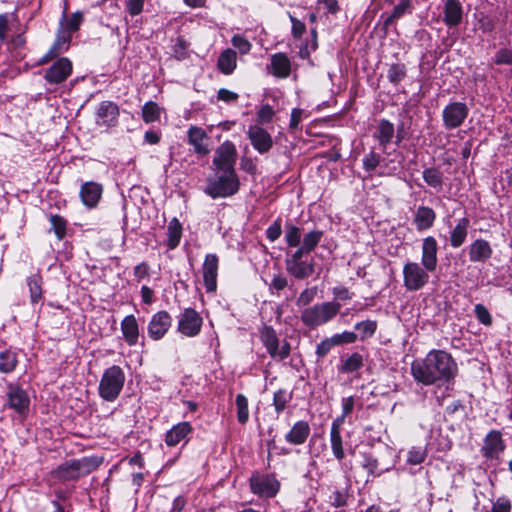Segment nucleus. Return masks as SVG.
<instances>
[{"instance_id": "nucleus-18", "label": "nucleus", "mask_w": 512, "mask_h": 512, "mask_svg": "<svg viewBox=\"0 0 512 512\" xmlns=\"http://www.w3.org/2000/svg\"><path fill=\"white\" fill-rule=\"evenodd\" d=\"M248 137L254 149L261 154L267 153L273 146L271 135L260 126H250L248 129Z\"/></svg>"}, {"instance_id": "nucleus-4", "label": "nucleus", "mask_w": 512, "mask_h": 512, "mask_svg": "<svg viewBox=\"0 0 512 512\" xmlns=\"http://www.w3.org/2000/svg\"><path fill=\"white\" fill-rule=\"evenodd\" d=\"M240 183L236 171L215 172V177L208 180L205 193L211 198H226L236 194Z\"/></svg>"}, {"instance_id": "nucleus-8", "label": "nucleus", "mask_w": 512, "mask_h": 512, "mask_svg": "<svg viewBox=\"0 0 512 512\" xmlns=\"http://www.w3.org/2000/svg\"><path fill=\"white\" fill-rule=\"evenodd\" d=\"M249 482L252 493L259 497L273 498L280 489V482L271 474H254Z\"/></svg>"}, {"instance_id": "nucleus-25", "label": "nucleus", "mask_w": 512, "mask_h": 512, "mask_svg": "<svg viewBox=\"0 0 512 512\" xmlns=\"http://www.w3.org/2000/svg\"><path fill=\"white\" fill-rule=\"evenodd\" d=\"M493 253L490 243L484 239H476L469 247L471 262H486Z\"/></svg>"}, {"instance_id": "nucleus-14", "label": "nucleus", "mask_w": 512, "mask_h": 512, "mask_svg": "<svg viewBox=\"0 0 512 512\" xmlns=\"http://www.w3.org/2000/svg\"><path fill=\"white\" fill-rule=\"evenodd\" d=\"M7 404L20 415H25L29 409L30 399L26 391L17 385L10 384L7 391Z\"/></svg>"}, {"instance_id": "nucleus-48", "label": "nucleus", "mask_w": 512, "mask_h": 512, "mask_svg": "<svg viewBox=\"0 0 512 512\" xmlns=\"http://www.w3.org/2000/svg\"><path fill=\"white\" fill-rule=\"evenodd\" d=\"M427 452L424 447H412L407 453L406 462L410 465H419L425 461Z\"/></svg>"}, {"instance_id": "nucleus-41", "label": "nucleus", "mask_w": 512, "mask_h": 512, "mask_svg": "<svg viewBox=\"0 0 512 512\" xmlns=\"http://www.w3.org/2000/svg\"><path fill=\"white\" fill-rule=\"evenodd\" d=\"M384 163V167H387V163L385 162V159L381 157V155L374 150H371L369 153H367L363 160V168L367 172H373L378 166L381 165V163Z\"/></svg>"}, {"instance_id": "nucleus-49", "label": "nucleus", "mask_w": 512, "mask_h": 512, "mask_svg": "<svg viewBox=\"0 0 512 512\" xmlns=\"http://www.w3.org/2000/svg\"><path fill=\"white\" fill-rule=\"evenodd\" d=\"M49 221L51 223V230L54 231L57 238L59 240L63 239L66 234V220L59 215H51Z\"/></svg>"}, {"instance_id": "nucleus-51", "label": "nucleus", "mask_w": 512, "mask_h": 512, "mask_svg": "<svg viewBox=\"0 0 512 512\" xmlns=\"http://www.w3.org/2000/svg\"><path fill=\"white\" fill-rule=\"evenodd\" d=\"M348 491L347 489L334 490L329 496V503L334 508H342L347 505Z\"/></svg>"}, {"instance_id": "nucleus-15", "label": "nucleus", "mask_w": 512, "mask_h": 512, "mask_svg": "<svg viewBox=\"0 0 512 512\" xmlns=\"http://www.w3.org/2000/svg\"><path fill=\"white\" fill-rule=\"evenodd\" d=\"M219 259L216 254H207L202 266L203 281L206 291L213 293L217 289Z\"/></svg>"}, {"instance_id": "nucleus-57", "label": "nucleus", "mask_w": 512, "mask_h": 512, "mask_svg": "<svg viewBox=\"0 0 512 512\" xmlns=\"http://www.w3.org/2000/svg\"><path fill=\"white\" fill-rule=\"evenodd\" d=\"M336 346L342 344H352L357 340V334L352 331H344L339 334H335L332 336Z\"/></svg>"}, {"instance_id": "nucleus-61", "label": "nucleus", "mask_w": 512, "mask_h": 512, "mask_svg": "<svg viewBox=\"0 0 512 512\" xmlns=\"http://www.w3.org/2000/svg\"><path fill=\"white\" fill-rule=\"evenodd\" d=\"M231 41L233 46L237 48L241 54H247L251 50L250 42L240 35L233 36Z\"/></svg>"}, {"instance_id": "nucleus-38", "label": "nucleus", "mask_w": 512, "mask_h": 512, "mask_svg": "<svg viewBox=\"0 0 512 512\" xmlns=\"http://www.w3.org/2000/svg\"><path fill=\"white\" fill-rule=\"evenodd\" d=\"M29 292L30 300L33 304H37L42 300V277L40 274H33L26 279Z\"/></svg>"}, {"instance_id": "nucleus-5", "label": "nucleus", "mask_w": 512, "mask_h": 512, "mask_svg": "<svg viewBox=\"0 0 512 512\" xmlns=\"http://www.w3.org/2000/svg\"><path fill=\"white\" fill-rule=\"evenodd\" d=\"M125 382V374L120 366L112 365L107 368L99 383V395L108 402L115 401L120 395Z\"/></svg>"}, {"instance_id": "nucleus-63", "label": "nucleus", "mask_w": 512, "mask_h": 512, "mask_svg": "<svg viewBox=\"0 0 512 512\" xmlns=\"http://www.w3.org/2000/svg\"><path fill=\"white\" fill-rule=\"evenodd\" d=\"M282 233V228L279 220L274 221L266 230V237L269 241H276Z\"/></svg>"}, {"instance_id": "nucleus-47", "label": "nucleus", "mask_w": 512, "mask_h": 512, "mask_svg": "<svg viewBox=\"0 0 512 512\" xmlns=\"http://www.w3.org/2000/svg\"><path fill=\"white\" fill-rule=\"evenodd\" d=\"M477 23H478V27H479V30H481L482 33L484 34H487V33H491L495 30L496 28V19L483 13V12H480L479 14H477Z\"/></svg>"}, {"instance_id": "nucleus-54", "label": "nucleus", "mask_w": 512, "mask_h": 512, "mask_svg": "<svg viewBox=\"0 0 512 512\" xmlns=\"http://www.w3.org/2000/svg\"><path fill=\"white\" fill-rule=\"evenodd\" d=\"M475 315L478 321L485 325L490 326L492 324V317L488 309L482 304H476L474 307Z\"/></svg>"}, {"instance_id": "nucleus-7", "label": "nucleus", "mask_w": 512, "mask_h": 512, "mask_svg": "<svg viewBox=\"0 0 512 512\" xmlns=\"http://www.w3.org/2000/svg\"><path fill=\"white\" fill-rule=\"evenodd\" d=\"M260 339L271 358L282 361L290 355V343L283 340L280 345L277 333L271 326H264L261 329Z\"/></svg>"}, {"instance_id": "nucleus-40", "label": "nucleus", "mask_w": 512, "mask_h": 512, "mask_svg": "<svg viewBox=\"0 0 512 512\" xmlns=\"http://www.w3.org/2000/svg\"><path fill=\"white\" fill-rule=\"evenodd\" d=\"M161 108L156 102L149 101L142 108V119L145 123H153L160 119Z\"/></svg>"}, {"instance_id": "nucleus-35", "label": "nucleus", "mask_w": 512, "mask_h": 512, "mask_svg": "<svg viewBox=\"0 0 512 512\" xmlns=\"http://www.w3.org/2000/svg\"><path fill=\"white\" fill-rule=\"evenodd\" d=\"M423 180L425 183L435 189L437 192L441 191L444 183V176L442 171L436 167L425 168L422 172Z\"/></svg>"}, {"instance_id": "nucleus-23", "label": "nucleus", "mask_w": 512, "mask_h": 512, "mask_svg": "<svg viewBox=\"0 0 512 512\" xmlns=\"http://www.w3.org/2000/svg\"><path fill=\"white\" fill-rule=\"evenodd\" d=\"M504 450V443L501 433L496 430L490 431L484 440L482 453L486 458L497 457Z\"/></svg>"}, {"instance_id": "nucleus-30", "label": "nucleus", "mask_w": 512, "mask_h": 512, "mask_svg": "<svg viewBox=\"0 0 512 512\" xmlns=\"http://www.w3.org/2000/svg\"><path fill=\"white\" fill-rule=\"evenodd\" d=\"M121 331L126 343L134 346L138 342L139 326L134 315L126 316L121 322Z\"/></svg>"}, {"instance_id": "nucleus-60", "label": "nucleus", "mask_w": 512, "mask_h": 512, "mask_svg": "<svg viewBox=\"0 0 512 512\" xmlns=\"http://www.w3.org/2000/svg\"><path fill=\"white\" fill-rule=\"evenodd\" d=\"M308 115L306 114V112L303 110V109H300V108H294L292 111H291V116H290V123H289V128L291 130H296L298 129L299 127V124L300 122L302 121L303 118L307 117Z\"/></svg>"}, {"instance_id": "nucleus-31", "label": "nucleus", "mask_w": 512, "mask_h": 512, "mask_svg": "<svg viewBox=\"0 0 512 512\" xmlns=\"http://www.w3.org/2000/svg\"><path fill=\"white\" fill-rule=\"evenodd\" d=\"M394 134V125L386 119H381L376 126L373 136L378 140L379 145L384 151L386 146L392 141Z\"/></svg>"}, {"instance_id": "nucleus-32", "label": "nucleus", "mask_w": 512, "mask_h": 512, "mask_svg": "<svg viewBox=\"0 0 512 512\" xmlns=\"http://www.w3.org/2000/svg\"><path fill=\"white\" fill-rule=\"evenodd\" d=\"M237 54L233 49H225L218 57V70L224 75H230L236 69Z\"/></svg>"}, {"instance_id": "nucleus-28", "label": "nucleus", "mask_w": 512, "mask_h": 512, "mask_svg": "<svg viewBox=\"0 0 512 512\" xmlns=\"http://www.w3.org/2000/svg\"><path fill=\"white\" fill-rule=\"evenodd\" d=\"M270 69L277 78H287L291 72V62L285 53H275L271 56Z\"/></svg>"}, {"instance_id": "nucleus-50", "label": "nucleus", "mask_w": 512, "mask_h": 512, "mask_svg": "<svg viewBox=\"0 0 512 512\" xmlns=\"http://www.w3.org/2000/svg\"><path fill=\"white\" fill-rule=\"evenodd\" d=\"M406 76V68L403 64H393L387 72L388 80L393 84H398Z\"/></svg>"}, {"instance_id": "nucleus-36", "label": "nucleus", "mask_w": 512, "mask_h": 512, "mask_svg": "<svg viewBox=\"0 0 512 512\" xmlns=\"http://www.w3.org/2000/svg\"><path fill=\"white\" fill-rule=\"evenodd\" d=\"M167 246L169 249H175L182 237V225L177 218H172L167 226Z\"/></svg>"}, {"instance_id": "nucleus-10", "label": "nucleus", "mask_w": 512, "mask_h": 512, "mask_svg": "<svg viewBox=\"0 0 512 512\" xmlns=\"http://www.w3.org/2000/svg\"><path fill=\"white\" fill-rule=\"evenodd\" d=\"M469 113V108L463 102H451L442 112L443 124L446 129H455L460 127Z\"/></svg>"}, {"instance_id": "nucleus-11", "label": "nucleus", "mask_w": 512, "mask_h": 512, "mask_svg": "<svg viewBox=\"0 0 512 512\" xmlns=\"http://www.w3.org/2000/svg\"><path fill=\"white\" fill-rule=\"evenodd\" d=\"M202 324V317L192 308H186L178 317V331L187 337L197 336Z\"/></svg>"}, {"instance_id": "nucleus-43", "label": "nucleus", "mask_w": 512, "mask_h": 512, "mask_svg": "<svg viewBox=\"0 0 512 512\" xmlns=\"http://www.w3.org/2000/svg\"><path fill=\"white\" fill-rule=\"evenodd\" d=\"M323 235L324 232L319 229L307 232L303 237L302 246L309 252L313 251L321 241Z\"/></svg>"}, {"instance_id": "nucleus-27", "label": "nucleus", "mask_w": 512, "mask_h": 512, "mask_svg": "<svg viewBox=\"0 0 512 512\" xmlns=\"http://www.w3.org/2000/svg\"><path fill=\"white\" fill-rule=\"evenodd\" d=\"M310 426L307 421H297L285 435V440L292 445H302L310 435Z\"/></svg>"}, {"instance_id": "nucleus-19", "label": "nucleus", "mask_w": 512, "mask_h": 512, "mask_svg": "<svg viewBox=\"0 0 512 512\" xmlns=\"http://www.w3.org/2000/svg\"><path fill=\"white\" fill-rule=\"evenodd\" d=\"M103 193V186L94 181H88L81 185L80 198L87 208H95Z\"/></svg>"}, {"instance_id": "nucleus-6", "label": "nucleus", "mask_w": 512, "mask_h": 512, "mask_svg": "<svg viewBox=\"0 0 512 512\" xmlns=\"http://www.w3.org/2000/svg\"><path fill=\"white\" fill-rule=\"evenodd\" d=\"M403 286L407 291L415 292L423 289L429 282L430 271L421 264L408 261L403 266Z\"/></svg>"}, {"instance_id": "nucleus-42", "label": "nucleus", "mask_w": 512, "mask_h": 512, "mask_svg": "<svg viewBox=\"0 0 512 512\" xmlns=\"http://www.w3.org/2000/svg\"><path fill=\"white\" fill-rule=\"evenodd\" d=\"M292 399V393L285 389H279L274 393L273 406L275 411L279 414L286 408L287 404Z\"/></svg>"}, {"instance_id": "nucleus-12", "label": "nucleus", "mask_w": 512, "mask_h": 512, "mask_svg": "<svg viewBox=\"0 0 512 512\" xmlns=\"http://www.w3.org/2000/svg\"><path fill=\"white\" fill-rule=\"evenodd\" d=\"M172 325V317L167 311H158L155 313L148 323V336L158 341L162 339L169 331Z\"/></svg>"}, {"instance_id": "nucleus-13", "label": "nucleus", "mask_w": 512, "mask_h": 512, "mask_svg": "<svg viewBox=\"0 0 512 512\" xmlns=\"http://www.w3.org/2000/svg\"><path fill=\"white\" fill-rule=\"evenodd\" d=\"M72 73V63L66 58H59L45 72L44 79L50 84L64 82Z\"/></svg>"}, {"instance_id": "nucleus-45", "label": "nucleus", "mask_w": 512, "mask_h": 512, "mask_svg": "<svg viewBox=\"0 0 512 512\" xmlns=\"http://www.w3.org/2000/svg\"><path fill=\"white\" fill-rule=\"evenodd\" d=\"M237 408V420L240 424H245L249 419L248 399L243 394H238L235 399Z\"/></svg>"}, {"instance_id": "nucleus-24", "label": "nucleus", "mask_w": 512, "mask_h": 512, "mask_svg": "<svg viewBox=\"0 0 512 512\" xmlns=\"http://www.w3.org/2000/svg\"><path fill=\"white\" fill-rule=\"evenodd\" d=\"M341 419H334L330 428V444L334 457L341 461L345 458L343 440L341 436Z\"/></svg>"}, {"instance_id": "nucleus-56", "label": "nucleus", "mask_w": 512, "mask_h": 512, "mask_svg": "<svg viewBox=\"0 0 512 512\" xmlns=\"http://www.w3.org/2000/svg\"><path fill=\"white\" fill-rule=\"evenodd\" d=\"M335 346L333 337L325 338L317 344L315 353L318 358H324Z\"/></svg>"}, {"instance_id": "nucleus-62", "label": "nucleus", "mask_w": 512, "mask_h": 512, "mask_svg": "<svg viewBox=\"0 0 512 512\" xmlns=\"http://www.w3.org/2000/svg\"><path fill=\"white\" fill-rule=\"evenodd\" d=\"M145 0H127L126 9L131 16H137L142 13Z\"/></svg>"}, {"instance_id": "nucleus-26", "label": "nucleus", "mask_w": 512, "mask_h": 512, "mask_svg": "<svg viewBox=\"0 0 512 512\" xmlns=\"http://www.w3.org/2000/svg\"><path fill=\"white\" fill-rule=\"evenodd\" d=\"M71 34L67 33L66 31H61L49 49V51L39 60V64H45L52 60L57 55L63 53L66 51L69 47V44L71 42Z\"/></svg>"}, {"instance_id": "nucleus-21", "label": "nucleus", "mask_w": 512, "mask_h": 512, "mask_svg": "<svg viewBox=\"0 0 512 512\" xmlns=\"http://www.w3.org/2000/svg\"><path fill=\"white\" fill-rule=\"evenodd\" d=\"M210 138L200 127L191 126L188 130V143L193 146L195 153L199 155H208Z\"/></svg>"}, {"instance_id": "nucleus-52", "label": "nucleus", "mask_w": 512, "mask_h": 512, "mask_svg": "<svg viewBox=\"0 0 512 512\" xmlns=\"http://www.w3.org/2000/svg\"><path fill=\"white\" fill-rule=\"evenodd\" d=\"M275 113L276 111L271 105L264 104L260 107V109L257 112V121L260 124H267L272 121Z\"/></svg>"}, {"instance_id": "nucleus-59", "label": "nucleus", "mask_w": 512, "mask_h": 512, "mask_svg": "<svg viewBox=\"0 0 512 512\" xmlns=\"http://www.w3.org/2000/svg\"><path fill=\"white\" fill-rule=\"evenodd\" d=\"M355 399L353 396L345 397L342 399V414L336 419H341V425L344 424L346 417L353 411Z\"/></svg>"}, {"instance_id": "nucleus-3", "label": "nucleus", "mask_w": 512, "mask_h": 512, "mask_svg": "<svg viewBox=\"0 0 512 512\" xmlns=\"http://www.w3.org/2000/svg\"><path fill=\"white\" fill-rule=\"evenodd\" d=\"M341 304L335 301L316 303L301 311L300 319L309 328H317L333 320L340 312Z\"/></svg>"}, {"instance_id": "nucleus-37", "label": "nucleus", "mask_w": 512, "mask_h": 512, "mask_svg": "<svg viewBox=\"0 0 512 512\" xmlns=\"http://www.w3.org/2000/svg\"><path fill=\"white\" fill-rule=\"evenodd\" d=\"M341 362L339 372L353 373L363 367V356L360 353L355 352L347 357H342Z\"/></svg>"}, {"instance_id": "nucleus-2", "label": "nucleus", "mask_w": 512, "mask_h": 512, "mask_svg": "<svg viewBox=\"0 0 512 512\" xmlns=\"http://www.w3.org/2000/svg\"><path fill=\"white\" fill-rule=\"evenodd\" d=\"M102 462L103 459L98 456L67 460L52 471V476L60 482L77 481L97 470Z\"/></svg>"}, {"instance_id": "nucleus-29", "label": "nucleus", "mask_w": 512, "mask_h": 512, "mask_svg": "<svg viewBox=\"0 0 512 512\" xmlns=\"http://www.w3.org/2000/svg\"><path fill=\"white\" fill-rule=\"evenodd\" d=\"M435 219V211L428 206H419L414 214V223L418 231H424L431 228Z\"/></svg>"}, {"instance_id": "nucleus-55", "label": "nucleus", "mask_w": 512, "mask_h": 512, "mask_svg": "<svg viewBox=\"0 0 512 512\" xmlns=\"http://www.w3.org/2000/svg\"><path fill=\"white\" fill-rule=\"evenodd\" d=\"M83 22V14L79 11L73 13L70 18L66 21L65 30L67 33L75 32L79 29Z\"/></svg>"}, {"instance_id": "nucleus-58", "label": "nucleus", "mask_w": 512, "mask_h": 512, "mask_svg": "<svg viewBox=\"0 0 512 512\" xmlns=\"http://www.w3.org/2000/svg\"><path fill=\"white\" fill-rule=\"evenodd\" d=\"M412 2L411 0H402L400 3H398L392 12V17L399 19L402 17L405 13H411L412 12Z\"/></svg>"}, {"instance_id": "nucleus-9", "label": "nucleus", "mask_w": 512, "mask_h": 512, "mask_svg": "<svg viewBox=\"0 0 512 512\" xmlns=\"http://www.w3.org/2000/svg\"><path fill=\"white\" fill-rule=\"evenodd\" d=\"M237 150L231 141L223 142L215 151L213 165L215 172L235 171Z\"/></svg>"}, {"instance_id": "nucleus-33", "label": "nucleus", "mask_w": 512, "mask_h": 512, "mask_svg": "<svg viewBox=\"0 0 512 512\" xmlns=\"http://www.w3.org/2000/svg\"><path fill=\"white\" fill-rule=\"evenodd\" d=\"M470 221L463 217L457 221L456 226L450 233V244L453 248L460 247L466 240Z\"/></svg>"}, {"instance_id": "nucleus-17", "label": "nucleus", "mask_w": 512, "mask_h": 512, "mask_svg": "<svg viewBox=\"0 0 512 512\" xmlns=\"http://www.w3.org/2000/svg\"><path fill=\"white\" fill-rule=\"evenodd\" d=\"M438 243L432 236H428L422 240L421 247V265L427 271L434 272L438 265Z\"/></svg>"}, {"instance_id": "nucleus-1", "label": "nucleus", "mask_w": 512, "mask_h": 512, "mask_svg": "<svg viewBox=\"0 0 512 512\" xmlns=\"http://www.w3.org/2000/svg\"><path fill=\"white\" fill-rule=\"evenodd\" d=\"M456 373V362L443 350H432L425 358L415 360L411 364L414 380L425 386L448 382L455 377Z\"/></svg>"}, {"instance_id": "nucleus-64", "label": "nucleus", "mask_w": 512, "mask_h": 512, "mask_svg": "<svg viewBox=\"0 0 512 512\" xmlns=\"http://www.w3.org/2000/svg\"><path fill=\"white\" fill-rule=\"evenodd\" d=\"M491 512H511V503L506 498H498L493 504Z\"/></svg>"}, {"instance_id": "nucleus-53", "label": "nucleus", "mask_w": 512, "mask_h": 512, "mask_svg": "<svg viewBox=\"0 0 512 512\" xmlns=\"http://www.w3.org/2000/svg\"><path fill=\"white\" fill-rule=\"evenodd\" d=\"M317 289L316 287L307 288L302 291L297 298L296 304L298 307H306L308 306L316 297Z\"/></svg>"}, {"instance_id": "nucleus-44", "label": "nucleus", "mask_w": 512, "mask_h": 512, "mask_svg": "<svg viewBox=\"0 0 512 512\" xmlns=\"http://www.w3.org/2000/svg\"><path fill=\"white\" fill-rule=\"evenodd\" d=\"M285 241L291 248L298 247L301 243V230L299 227L293 224H287L285 226Z\"/></svg>"}, {"instance_id": "nucleus-34", "label": "nucleus", "mask_w": 512, "mask_h": 512, "mask_svg": "<svg viewBox=\"0 0 512 512\" xmlns=\"http://www.w3.org/2000/svg\"><path fill=\"white\" fill-rule=\"evenodd\" d=\"M285 266H286L288 273H290L292 276H294L297 279L308 278L314 272V263L313 262L308 263L304 260L296 261V262H288L287 264H285Z\"/></svg>"}, {"instance_id": "nucleus-46", "label": "nucleus", "mask_w": 512, "mask_h": 512, "mask_svg": "<svg viewBox=\"0 0 512 512\" xmlns=\"http://www.w3.org/2000/svg\"><path fill=\"white\" fill-rule=\"evenodd\" d=\"M355 329L360 333V339L365 340L372 337L377 330V322L375 320H365L355 324Z\"/></svg>"}, {"instance_id": "nucleus-20", "label": "nucleus", "mask_w": 512, "mask_h": 512, "mask_svg": "<svg viewBox=\"0 0 512 512\" xmlns=\"http://www.w3.org/2000/svg\"><path fill=\"white\" fill-rule=\"evenodd\" d=\"M463 6L460 0H446L443 7V22L448 28H454L463 20Z\"/></svg>"}, {"instance_id": "nucleus-16", "label": "nucleus", "mask_w": 512, "mask_h": 512, "mask_svg": "<svg viewBox=\"0 0 512 512\" xmlns=\"http://www.w3.org/2000/svg\"><path fill=\"white\" fill-rule=\"evenodd\" d=\"M119 107L112 101H102L96 112V124L104 127H114L118 123Z\"/></svg>"}, {"instance_id": "nucleus-39", "label": "nucleus", "mask_w": 512, "mask_h": 512, "mask_svg": "<svg viewBox=\"0 0 512 512\" xmlns=\"http://www.w3.org/2000/svg\"><path fill=\"white\" fill-rule=\"evenodd\" d=\"M18 363L17 355L12 350L0 352V372L4 374L11 373Z\"/></svg>"}, {"instance_id": "nucleus-22", "label": "nucleus", "mask_w": 512, "mask_h": 512, "mask_svg": "<svg viewBox=\"0 0 512 512\" xmlns=\"http://www.w3.org/2000/svg\"><path fill=\"white\" fill-rule=\"evenodd\" d=\"M192 431L193 428L189 422H180L166 432L165 443L169 447H174L181 441L187 440Z\"/></svg>"}]
</instances>
